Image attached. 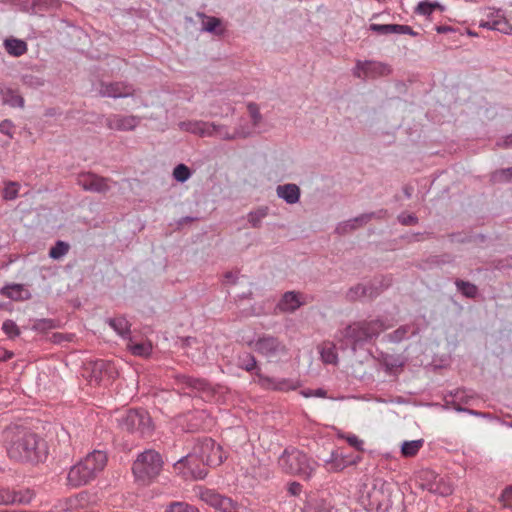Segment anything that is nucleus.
I'll use <instances>...</instances> for the list:
<instances>
[{
    "label": "nucleus",
    "mask_w": 512,
    "mask_h": 512,
    "mask_svg": "<svg viewBox=\"0 0 512 512\" xmlns=\"http://www.w3.org/2000/svg\"><path fill=\"white\" fill-rule=\"evenodd\" d=\"M6 449L8 457L20 463L38 464L46 461L49 454L47 442L25 428H16L10 432Z\"/></svg>",
    "instance_id": "1"
},
{
    "label": "nucleus",
    "mask_w": 512,
    "mask_h": 512,
    "mask_svg": "<svg viewBox=\"0 0 512 512\" xmlns=\"http://www.w3.org/2000/svg\"><path fill=\"white\" fill-rule=\"evenodd\" d=\"M107 455L104 451L94 450L73 465L67 474V485L78 488L87 485L105 468Z\"/></svg>",
    "instance_id": "2"
},
{
    "label": "nucleus",
    "mask_w": 512,
    "mask_h": 512,
    "mask_svg": "<svg viewBox=\"0 0 512 512\" xmlns=\"http://www.w3.org/2000/svg\"><path fill=\"white\" fill-rule=\"evenodd\" d=\"M359 501L370 511L388 510L391 506V485L382 478L368 477L360 488Z\"/></svg>",
    "instance_id": "3"
},
{
    "label": "nucleus",
    "mask_w": 512,
    "mask_h": 512,
    "mask_svg": "<svg viewBox=\"0 0 512 512\" xmlns=\"http://www.w3.org/2000/svg\"><path fill=\"white\" fill-rule=\"evenodd\" d=\"M278 465L282 472L303 479H310L318 467L317 461L294 447L283 451L278 459Z\"/></svg>",
    "instance_id": "4"
},
{
    "label": "nucleus",
    "mask_w": 512,
    "mask_h": 512,
    "mask_svg": "<svg viewBox=\"0 0 512 512\" xmlns=\"http://www.w3.org/2000/svg\"><path fill=\"white\" fill-rule=\"evenodd\" d=\"M194 457L199 458L202 463L208 466H219L223 462L221 446L216 444L211 438L199 440L193 448V454L180 460V462H185L191 469V473L195 479H204L207 475V470L199 469L195 471L191 467Z\"/></svg>",
    "instance_id": "5"
},
{
    "label": "nucleus",
    "mask_w": 512,
    "mask_h": 512,
    "mask_svg": "<svg viewBox=\"0 0 512 512\" xmlns=\"http://www.w3.org/2000/svg\"><path fill=\"white\" fill-rule=\"evenodd\" d=\"M163 460L155 450H146L138 455L132 466L135 478L143 483L155 479L161 472Z\"/></svg>",
    "instance_id": "6"
},
{
    "label": "nucleus",
    "mask_w": 512,
    "mask_h": 512,
    "mask_svg": "<svg viewBox=\"0 0 512 512\" xmlns=\"http://www.w3.org/2000/svg\"><path fill=\"white\" fill-rule=\"evenodd\" d=\"M122 429L138 433L141 436L151 435L154 426L150 415L144 410H128L119 420Z\"/></svg>",
    "instance_id": "7"
},
{
    "label": "nucleus",
    "mask_w": 512,
    "mask_h": 512,
    "mask_svg": "<svg viewBox=\"0 0 512 512\" xmlns=\"http://www.w3.org/2000/svg\"><path fill=\"white\" fill-rule=\"evenodd\" d=\"M249 346L269 361H276L288 353L286 345L272 335L260 336L256 340L251 341Z\"/></svg>",
    "instance_id": "8"
},
{
    "label": "nucleus",
    "mask_w": 512,
    "mask_h": 512,
    "mask_svg": "<svg viewBox=\"0 0 512 512\" xmlns=\"http://www.w3.org/2000/svg\"><path fill=\"white\" fill-rule=\"evenodd\" d=\"M194 491L201 501L220 512H242L232 499L221 495L213 489L197 486Z\"/></svg>",
    "instance_id": "9"
},
{
    "label": "nucleus",
    "mask_w": 512,
    "mask_h": 512,
    "mask_svg": "<svg viewBox=\"0 0 512 512\" xmlns=\"http://www.w3.org/2000/svg\"><path fill=\"white\" fill-rule=\"evenodd\" d=\"M391 73L389 65L377 62V61H360L356 62V66L353 69V75L357 78H378L387 76Z\"/></svg>",
    "instance_id": "10"
},
{
    "label": "nucleus",
    "mask_w": 512,
    "mask_h": 512,
    "mask_svg": "<svg viewBox=\"0 0 512 512\" xmlns=\"http://www.w3.org/2000/svg\"><path fill=\"white\" fill-rule=\"evenodd\" d=\"M111 179L97 175L93 172L81 173L77 177V184L85 191L94 193H107L111 186Z\"/></svg>",
    "instance_id": "11"
},
{
    "label": "nucleus",
    "mask_w": 512,
    "mask_h": 512,
    "mask_svg": "<svg viewBox=\"0 0 512 512\" xmlns=\"http://www.w3.org/2000/svg\"><path fill=\"white\" fill-rule=\"evenodd\" d=\"M137 89L130 83L117 81V82H102L100 84L99 94L102 97L109 98H129L137 94Z\"/></svg>",
    "instance_id": "12"
},
{
    "label": "nucleus",
    "mask_w": 512,
    "mask_h": 512,
    "mask_svg": "<svg viewBox=\"0 0 512 512\" xmlns=\"http://www.w3.org/2000/svg\"><path fill=\"white\" fill-rule=\"evenodd\" d=\"M137 115L110 114L106 117L105 125L108 129L119 132L134 131L141 122Z\"/></svg>",
    "instance_id": "13"
},
{
    "label": "nucleus",
    "mask_w": 512,
    "mask_h": 512,
    "mask_svg": "<svg viewBox=\"0 0 512 512\" xmlns=\"http://www.w3.org/2000/svg\"><path fill=\"white\" fill-rule=\"evenodd\" d=\"M178 127L180 130L189 132L200 137H212L215 131L223 130L222 125H216L214 123L205 122L201 120H189L179 122Z\"/></svg>",
    "instance_id": "14"
},
{
    "label": "nucleus",
    "mask_w": 512,
    "mask_h": 512,
    "mask_svg": "<svg viewBox=\"0 0 512 512\" xmlns=\"http://www.w3.org/2000/svg\"><path fill=\"white\" fill-rule=\"evenodd\" d=\"M118 376L116 366L107 360H97L93 363L91 381L97 384L108 383Z\"/></svg>",
    "instance_id": "15"
},
{
    "label": "nucleus",
    "mask_w": 512,
    "mask_h": 512,
    "mask_svg": "<svg viewBox=\"0 0 512 512\" xmlns=\"http://www.w3.org/2000/svg\"><path fill=\"white\" fill-rule=\"evenodd\" d=\"M177 381L182 385V389H190L191 392L199 393L201 397L208 398L213 395L212 386L204 379L192 378L186 375L177 377Z\"/></svg>",
    "instance_id": "16"
},
{
    "label": "nucleus",
    "mask_w": 512,
    "mask_h": 512,
    "mask_svg": "<svg viewBox=\"0 0 512 512\" xmlns=\"http://www.w3.org/2000/svg\"><path fill=\"white\" fill-rule=\"evenodd\" d=\"M257 377L259 378V383L266 389H272L276 391L288 392L291 390H296L300 383L298 380L283 378V379H275L264 376L260 373V371L256 372Z\"/></svg>",
    "instance_id": "17"
},
{
    "label": "nucleus",
    "mask_w": 512,
    "mask_h": 512,
    "mask_svg": "<svg viewBox=\"0 0 512 512\" xmlns=\"http://www.w3.org/2000/svg\"><path fill=\"white\" fill-rule=\"evenodd\" d=\"M366 334V329L364 327V322L359 321L355 322L349 326H347L342 331V336L345 338L349 344H351L352 349L355 351L356 347L362 345L369 341V338Z\"/></svg>",
    "instance_id": "18"
},
{
    "label": "nucleus",
    "mask_w": 512,
    "mask_h": 512,
    "mask_svg": "<svg viewBox=\"0 0 512 512\" xmlns=\"http://www.w3.org/2000/svg\"><path fill=\"white\" fill-rule=\"evenodd\" d=\"M359 460V456L351 459L343 455L339 450H334L331 452L330 458L325 461V467L329 472H340L349 465L356 464Z\"/></svg>",
    "instance_id": "19"
},
{
    "label": "nucleus",
    "mask_w": 512,
    "mask_h": 512,
    "mask_svg": "<svg viewBox=\"0 0 512 512\" xmlns=\"http://www.w3.org/2000/svg\"><path fill=\"white\" fill-rule=\"evenodd\" d=\"M302 305L301 294L295 291H288L280 299L277 308L282 312H294Z\"/></svg>",
    "instance_id": "20"
},
{
    "label": "nucleus",
    "mask_w": 512,
    "mask_h": 512,
    "mask_svg": "<svg viewBox=\"0 0 512 512\" xmlns=\"http://www.w3.org/2000/svg\"><path fill=\"white\" fill-rule=\"evenodd\" d=\"M277 195L288 204H295L300 198V189L296 184H285L277 187Z\"/></svg>",
    "instance_id": "21"
},
{
    "label": "nucleus",
    "mask_w": 512,
    "mask_h": 512,
    "mask_svg": "<svg viewBox=\"0 0 512 512\" xmlns=\"http://www.w3.org/2000/svg\"><path fill=\"white\" fill-rule=\"evenodd\" d=\"M376 295L374 288L372 286H366L363 284H357L353 287H351L347 293L346 298L349 301H357L364 297H374Z\"/></svg>",
    "instance_id": "22"
},
{
    "label": "nucleus",
    "mask_w": 512,
    "mask_h": 512,
    "mask_svg": "<svg viewBox=\"0 0 512 512\" xmlns=\"http://www.w3.org/2000/svg\"><path fill=\"white\" fill-rule=\"evenodd\" d=\"M428 490L440 496H449L453 493V486L449 480L436 477L433 482L428 484Z\"/></svg>",
    "instance_id": "23"
},
{
    "label": "nucleus",
    "mask_w": 512,
    "mask_h": 512,
    "mask_svg": "<svg viewBox=\"0 0 512 512\" xmlns=\"http://www.w3.org/2000/svg\"><path fill=\"white\" fill-rule=\"evenodd\" d=\"M88 494L80 492L76 495L70 496L63 501L62 508L65 511H74L84 508L88 504Z\"/></svg>",
    "instance_id": "24"
},
{
    "label": "nucleus",
    "mask_w": 512,
    "mask_h": 512,
    "mask_svg": "<svg viewBox=\"0 0 512 512\" xmlns=\"http://www.w3.org/2000/svg\"><path fill=\"white\" fill-rule=\"evenodd\" d=\"M198 16L204 19L203 21V30L209 33H213L215 35L221 36L224 34L225 29L222 26V21L219 18L206 16L204 14L198 13Z\"/></svg>",
    "instance_id": "25"
},
{
    "label": "nucleus",
    "mask_w": 512,
    "mask_h": 512,
    "mask_svg": "<svg viewBox=\"0 0 512 512\" xmlns=\"http://www.w3.org/2000/svg\"><path fill=\"white\" fill-rule=\"evenodd\" d=\"M487 16L491 22L494 23V31H499L504 34H510L512 32V25L502 14L499 13V11L491 12Z\"/></svg>",
    "instance_id": "26"
},
{
    "label": "nucleus",
    "mask_w": 512,
    "mask_h": 512,
    "mask_svg": "<svg viewBox=\"0 0 512 512\" xmlns=\"http://www.w3.org/2000/svg\"><path fill=\"white\" fill-rule=\"evenodd\" d=\"M4 47L8 54L19 57L27 52V44L20 39H6L4 41Z\"/></svg>",
    "instance_id": "27"
},
{
    "label": "nucleus",
    "mask_w": 512,
    "mask_h": 512,
    "mask_svg": "<svg viewBox=\"0 0 512 512\" xmlns=\"http://www.w3.org/2000/svg\"><path fill=\"white\" fill-rule=\"evenodd\" d=\"M109 325L123 338H130V323L124 317L108 319Z\"/></svg>",
    "instance_id": "28"
},
{
    "label": "nucleus",
    "mask_w": 512,
    "mask_h": 512,
    "mask_svg": "<svg viewBox=\"0 0 512 512\" xmlns=\"http://www.w3.org/2000/svg\"><path fill=\"white\" fill-rule=\"evenodd\" d=\"M321 359L326 364H337L338 355L336 353V347L332 343H323L319 347Z\"/></svg>",
    "instance_id": "29"
},
{
    "label": "nucleus",
    "mask_w": 512,
    "mask_h": 512,
    "mask_svg": "<svg viewBox=\"0 0 512 512\" xmlns=\"http://www.w3.org/2000/svg\"><path fill=\"white\" fill-rule=\"evenodd\" d=\"M364 327L366 329V334H368L369 340L374 337H377L381 332L387 330L389 326H387L382 320L375 319L371 321H363Z\"/></svg>",
    "instance_id": "30"
},
{
    "label": "nucleus",
    "mask_w": 512,
    "mask_h": 512,
    "mask_svg": "<svg viewBox=\"0 0 512 512\" xmlns=\"http://www.w3.org/2000/svg\"><path fill=\"white\" fill-rule=\"evenodd\" d=\"M331 505L323 499L310 498L304 508L303 512H330Z\"/></svg>",
    "instance_id": "31"
},
{
    "label": "nucleus",
    "mask_w": 512,
    "mask_h": 512,
    "mask_svg": "<svg viewBox=\"0 0 512 512\" xmlns=\"http://www.w3.org/2000/svg\"><path fill=\"white\" fill-rule=\"evenodd\" d=\"M127 348L133 355L140 357H147L152 351V345L150 343H133L131 338H129Z\"/></svg>",
    "instance_id": "32"
},
{
    "label": "nucleus",
    "mask_w": 512,
    "mask_h": 512,
    "mask_svg": "<svg viewBox=\"0 0 512 512\" xmlns=\"http://www.w3.org/2000/svg\"><path fill=\"white\" fill-rule=\"evenodd\" d=\"M423 444V439L405 441L401 446V453L405 457H413L419 452Z\"/></svg>",
    "instance_id": "33"
},
{
    "label": "nucleus",
    "mask_w": 512,
    "mask_h": 512,
    "mask_svg": "<svg viewBox=\"0 0 512 512\" xmlns=\"http://www.w3.org/2000/svg\"><path fill=\"white\" fill-rule=\"evenodd\" d=\"M268 215V208L267 207H260L256 209L255 211H251L247 218L248 222L251 224L254 228H259L261 226L262 220Z\"/></svg>",
    "instance_id": "34"
},
{
    "label": "nucleus",
    "mask_w": 512,
    "mask_h": 512,
    "mask_svg": "<svg viewBox=\"0 0 512 512\" xmlns=\"http://www.w3.org/2000/svg\"><path fill=\"white\" fill-rule=\"evenodd\" d=\"M13 504H29L34 498V492L30 489L12 491Z\"/></svg>",
    "instance_id": "35"
},
{
    "label": "nucleus",
    "mask_w": 512,
    "mask_h": 512,
    "mask_svg": "<svg viewBox=\"0 0 512 512\" xmlns=\"http://www.w3.org/2000/svg\"><path fill=\"white\" fill-rule=\"evenodd\" d=\"M455 285H456L458 291H460L464 296H466L468 298L476 297L477 292H478L476 285H474L468 281H464V280H460V279H457L455 281Z\"/></svg>",
    "instance_id": "36"
},
{
    "label": "nucleus",
    "mask_w": 512,
    "mask_h": 512,
    "mask_svg": "<svg viewBox=\"0 0 512 512\" xmlns=\"http://www.w3.org/2000/svg\"><path fill=\"white\" fill-rule=\"evenodd\" d=\"M69 244L64 241H57L53 247H51L49 251V256L52 259H60L64 255H66L69 251Z\"/></svg>",
    "instance_id": "37"
},
{
    "label": "nucleus",
    "mask_w": 512,
    "mask_h": 512,
    "mask_svg": "<svg viewBox=\"0 0 512 512\" xmlns=\"http://www.w3.org/2000/svg\"><path fill=\"white\" fill-rule=\"evenodd\" d=\"M3 101L4 103L9 104L12 107H24L23 97L11 89H8L5 92Z\"/></svg>",
    "instance_id": "38"
},
{
    "label": "nucleus",
    "mask_w": 512,
    "mask_h": 512,
    "mask_svg": "<svg viewBox=\"0 0 512 512\" xmlns=\"http://www.w3.org/2000/svg\"><path fill=\"white\" fill-rule=\"evenodd\" d=\"M238 366L241 369H244V370L250 372L257 367V361L253 355L246 353L243 356L239 357Z\"/></svg>",
    "instance_id": "39"
},
{
    "label": "nucleus",
    "mask_w": 512,
    "mask_h": 512,
    "mask_svg": "<svg viewBox=\"0 0 512 512\" xmlns=\"http://www.w3.org/2000/svg\"><path fill=\"white\" fill-rule=\"evenodd\" d=\"M3 332L11 339H14L20 335V329L17 324L10 319H7L2 324Z\"/></svg>",
    "instance_id": "40"
},
{
    "label": "nucleus",
    "mask_w": 512,
    "mask_h": 512,
    "mask_svg": "<svg viewBox=\"0 0 512 512\" xmlns=\"http://www.w3.org/2000/svg\"><path fill=\"white\" fill-rule=\"evenodd\" d=\"M190 176H191V172L185 164H179L173 170V177L178 182L183 183V182L187 181Z\"/></svg>",
    "instance_id": "41"
},
{
    "label": "nucleus",
    "mask_w": 512,
    "mask_h": 512,
    "mask_svg": "<svg viewBox=\"0 0 512 512\" xmlns=\"http://www.w3.org/2000/svg\"><path fill=\"white\" fill-rule=\"evenodd\" d=\"M19 184L17 182H9L3 191V198L5 200H14L18 197Z\"/></svg>",
    "instance_id": "42"
},
{
    "label": "nucleus",
    "mask_w": 512,
    "mask_h": 512,
    "mask_svg": "<svg viewBox=\"0 0 512 512\" xmlns=\"http://www.w3.org/2000/svg\"><path fill=\"white\" fill-rule=\"evenodd\" d=\"M224 127L223 130H220V131H215V135L219 136L221 139L223 140H233V139H236V138H245L247 136H249V133H244V132H240V131H235L233 134H230L227 130V128L222 125Z\"/></svg>",
    "instance_id": "43"
},
{
    "label": "nucleus",
    "mask_w": 512,
    "mask_h": 512,
    "mask_svg": "<svg viewBox=\"0 0 512 512\" xmlns=\"http://www.w3.org/2000/svg\"><path fill=\"white\" fill-rule=\"evenodd\" d=\"M55 327L56 325L51 319H38L34 322L32 329L35 331L45 332Z\"/></svg>",
    "instance_id": "44"
},
{
    "label": "nucleus",
    "mask_w": 512,
    "mask_h": 512,
    "mask_svg": "<svg viewBox=\"0 0 512 512\" xmlns=\"http://www.w3.org/2000/svg\"><path fill=\"white\" fill-rule=\"evenodd\" d=\"M370 30L379 34H392L395 33L396 24H371Z\"/></svg>",
    "instance_id": "45"
},
{
    "label": "nucleus",
    "mask_w": 512,
    "mask_h": 512,
    "mask_svg": "<svg viewBox=\"0 0 512 512\" xmlns=\"http://www.w3.org/2000/svg\"><path fill=\"white\" fill-rule=\"evenodd\" d=\"M166 512H197V510L186 503L175 502L169 505Z\"/></svg>",
    "instance_id": "46"
},
{
    "label": "nucleus",
    "mask_w": 512,
    "mask_h": 512,
    "mask_svg": "<svg viewBox=\"0 0 512 512\" xmlns=\"http://www.w3.org/2000/svg\"><path fill=\"white\" fill-rule=\"evenodd\" d=\"M499 501L505 508L512 509V485L507 486L499 497Z\"/></svg>",
    "instance_id": "47"
},
{
    "label": "nucleus",
    "mask_w": 512,
    "mask_h": 512,
    "mask_svg": "<svg viewBox=\"0 0 512 512\" xmlns=\"http://www.w3.org/2000/svg\"><path fill=\"white\" fill-rule=\"evenodd\" d=\"M12 491L8 488L0 487V505H13Z\"/></svg>",
    "instance_id": "48"
},
{
    "label": "nucleus",
    "mask_w": 512,
    "mask_h": 512,
    "mask_svg": "<svg viewBox=\"0 0 512 512\" xmlns=\"http://www.w3.org/2000/svg\"><path fill=\"white\" fill-rule=\"evenodd\" d=\"M247 109L250 113V116L252 118V121H253V124L254 125H258L262 119L261 117V114H260V111H259V108L257 106V104L255 103H249L247 105Z\"/></svg>",
    "instance_id": "49"
},
{
    "label": "nucleus",
    "mask_w": 512,
    "mask_h": 512,
    "mask_svg": "<svg viewBox=\"0 0 512 512\" xmlns=\"http://www.w3.org/2000/svg\"><path fill=\"white\" fill-rule=\"evenodd\" d=\"M408 330L409 329L407 326H401L398 329H396L394 332L389 334V338L391 341L399 342L406 337Z\"/></svg>",
    "instance_id": "50"
},
{
    "label": "nucleus",
    "mask_w": 512,
    "mask_h": 512,
    "mask_svg": "<svg viewBox=\"0 0 512 512\" xmlns=\"http://www.w3.org/2000/svg\"><path fill=\"white\" fill-rule=\"evenodd\" d=\"M344 438L346 439L350 446H352L358 451H363L364 442L363 440L359 439L356 435L351 434Z\"/></svg>",
    "instance_id": "51"
},
{
    "label": "nucleus",
    "mask_w": 512,
    "mask_h": 512,
    "mask_svg": "<svg viewBox=\"0 0 512 512\" xmlns=\"http://www.w3.org/2000/svg\"><path fill=\"white\" fill-rule=\"evenodd\" d=\"M416 11L422 15H430L433 12V5L429 2H421L418 4Z\"/></svg>",
    "instance_id": "52"
},
{
    "label": "nucleus",
    "mask_w": 512,
    "mask_h": 512,
    "mask_svg": "<svg viewBox=\"0 0 512 512\" xmlns=\"http://www.w3.org/2000/svg\"><path fill=\"white\" fill-rule=\"evenodd\" d=\"M399 221L403 224V225H414L418 222V219L416 216L412 215V214H408V215H400L399 216Z\"/></svg>",
    "instance_id": "53"
},
{
    "label": "nucleus",
    "mask_w": 512,
    "mask_h": 512,
    "mask_svg": "<svg viewBox=\"0 0 512 512\" xmlns=\"http://www.w3.org/2000/svg\"><path fill=\"white\" fill-rule=\"evenodd\" d=\"M302 395L306 398L308 397H311V396H316V397H326V391L324 389H316V390H307V391H302Z\"/></svg>",
    "instance_id": "54"
},
{
    "label": "nucleus",
    "mask_w": 512,
    "mask_h": 512,
    "mask_svg": "<svg viewBox=\"0 0 512 512\" xmlns=\"http://www.w3.org/2000/svg\"><path fill=\"white\" fill-rule=\"evenodd\" d=\"M396 34H409V35H415L416 33L412 30V28L408 25H400L396 24Z\"/></svg>",
    "instance_id": "55"
},
{
    "label": "nucleus",
    "mask_w": 512,
    "mask_h": 512,
    "mask_svg": "<svg viewBox=\"0 0 512 512\" xmlns=\"http://www.w3.org/2000/svg\"><path fill=\"white\" fill-rule=\"evenodd\" d=\"M302 486L298 482H292L288 486V491L291 495L296 496L301 492Z\"/></svg>",
    "instance_id": "56"
},
{
    "label": "nucleus",
    "mask_w": 512,
    "mask_h": 512,
    "mask_svg": "<svg viewBox=\"0 0 512 512\" xmlns=\"http://www.w3.org/2000/svg\"><path fill=\"white\" fill-rule=\"evenodd\" d=\"M12 127V124L10 121L5 120L0 124V131L6 135H11L10 129Z\"/></svg>",
    "instance_id": "57"
},
{
    "label": "nucleus",
    "mask_w": 512,
    "mask_h": 512,
    "mask_svg": "<svg viewBox=\"0 0 512 512\" xmlns=\"http://www.w3.org/2000/svg\"><path fill=\"white\" fill-rule=\"evenodd\" d=\"M14 356L13 352L0 348V362L11 359Z\"/></svg>",
    "instance_id": "58"
},
{
    "label": "nucleus",
    "mask_w": 512,
    "mask_h": 512,
    "mask_svg": "<svg viewBox=\"0 0 512 512\" xmlns=\"http://www.w3.org/2000/svg\"><path fill=\"white\" fill-rule=\"evenodd\" d=\"M499 175L501 176V178H503L505 180H511L512 179V167L511 168L502 169L499 172Z\"/></svg>",
    "instance_id": "59"
},
{
    "label": "nucleus",
    "mask_w": 512,
    "mask_h": 512,
    "mask_svg": "<svg viewBox=\"0 0 512 512\" xmlns=\"http://www.w3.org/2000/svg\"><path fill=\"white\" fill-rule=\"evenodd\" d=\"M493 25H494V23L491 22V20L488 18V16L486 17V19L481 20L480 24H479V26L481 28H486L489 30H493Z\"/></svg>",
    "instance_id": "60"
},
{
    "label": "nucleus",
    "mask_w": 512,
    "mask_h": 512,
    "mask_svg": "<svg viewBox=\"0 0 512 512\" xmlns=\"http://www.w3.org/2000/svg\"><path fill=\"white\" fill-rule=\"evenodd\" d=\"M19 288H20V286H19V285H14V286H12V287H4V288L2 289V291H1V292H2V294L7 295V296H9V297H10L11 295H10V293L8 292V290H9V289H18V290H19Z\"/></svg>",
    "instance_id": "61"
},
{
    "label": "nucleus",
    "mask_w": 512,
    "mask_h": 512,
    "mask_svg": "<svg viewBox=\"0 0 512 512\" xmlns=\"http://www.w3.org/2000/svg\"><path fill=\"white\" fill-rule=\"evenodd\" d=\"M225 279L227 280V282H230V283H235V276L233 275L232 272H227L225 274Z\"/></svg>",
    "instance_id": "62"
},
{
    "label": "nucleus",
    "mask_w": 512,
    "mask_h": 512,
    "mask_svg": "<svg viewBox=\"0 0 512 512\" xmlns=\"http://www.w3.org/2000/svg\"><path fill=\"white\" fill-rule=\"evenodd\" d=\"M503 145L504 147H512V134L506 137Z\"/></svg>",
    "instance_id": "63"
},
{
    "label": "nucleus",
    "mask_w": 512,
    "mask_h": 512,
    "mask_svg": "<svg viewBox=\"0 0 512 512\" xmlns=\"http://www.w3.org/2000/svg\"><path fill=\"white\" fill-rule=\"evenodd\" d=\"M369 219H370V216L363 215V216H361L360 218H355L354 222H358V221H368Z\"/></svg>",
    "instance_id": "64"
}]
</instances>
